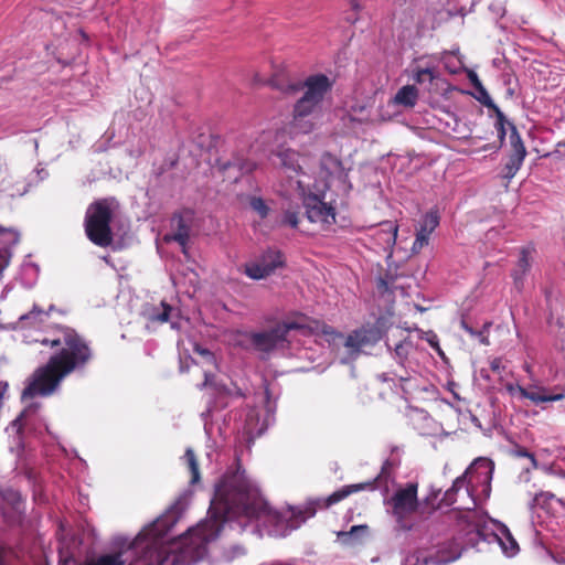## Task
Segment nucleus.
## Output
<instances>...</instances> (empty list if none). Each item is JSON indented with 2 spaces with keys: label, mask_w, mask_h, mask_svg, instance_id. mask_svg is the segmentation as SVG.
<instances>
[{
  "label": "nucleus",
  "mask_w": 565,
  "mask_h": 565,
  "mask_svg": "<svg viewBox=\"0 0 565 565\" xmlns=\"http://www.w3.org/2000/svg\"><path fill=\"white\" fill-rule=\"evenodd\" d=\"M508 440L513 445V449L511 454L515 457H525L531 462V468H537V461L534 454L530 452L525 446L522 444L527 443L531 439V436L527 429H523V434L518 437V440L507 436Z\"/></svg>",
  "instance_id": "nucleus-20"
},
{
  "label": "nucleus",
  "mask_w": 565,
  "mask_h": 565,
  "mask_svg": "<svg viewBox=\"0 0 565 565\" xmlns=\"http://www.w3.org/2000/svg\"><path fill=\"white\" fill-rule=\"evenodd\" d=\"M315 111L312 110H301L298 109V106H294L292 110V120L290 122V134L291 135H307L312 132L316 129V121L311 117Z\"/></svg>",
  "instance_id": "nucleus-17"
},
{
  "label": "nucleus",
  "mask_w": 565,
  "mask_h": 565,
  "mask_svg": "<svg viewBox=\"0 0 565 565\" xmlns=\"http://www.w3.org/2000/svg\"><path fill=\"white\" fill-rule=\"evenodd\" d=\"M254 332L234 330L228 332L227 342L231 345L238 347L242 349H253Z\"/></svg>",
  "instance_id": "nucleus-24"
},
{
  "label": "nucleus",
  "mask_w": 565,
  "mask_h": 565,
  "mask_svg": "<svg viewBox=\"0 0 565 565\" xmlns=\"http://www.w3.org/2000/svg\"><path fill=\"white\" fill-rule=\"evenodd\" d=\"M419 93L416 86L405 85L401 87L392 99V103L405 108H413L418 100Z\"/></svg>",
  "instance_id": "nucleus-21"
},
{
  "label": "nucleus",
  "mask_w": 565,
  "mask_h": 565,
  "mask_svg": "<svg viewBox=\"0 0 565 565\" xmlns=\"http://www.w3.org/2000/svg\"><path fill=\"white\" fill-rule=\"evenodd\" d=\"M11 252L0 249V278L2 277L3 270L9 266L11 260Z\"/></svg>",
  "instance_id": "nucleus-42"
},
{
  "label": "nucleus",
  "mask_w": 565,
  "mask_h": 565,
  "mask_svg": "<svg viewBox=\"0 0 565 565\" xmlns=\"http://www.w3.org/2000/svg\"><path fill=\"white\" fill-rule=\"evenodd\" d=\"M202 386L213 387L220 394H226L228 392L224 385H220L216 382H214L213 376L211 374V370H204V382Z\"/></svg>",
  "instance_id": "nucleus-35"
},
{
  "label": "nucleus",
  "mask_w": 565,
  "mask_h": 565,
  "mask_svg": "<svg viewBox=\"0 0 565 565\" xmlns=\"http://www.w3.org/2000/svg\"><path fill=\"white\" fill-rule=\"evenodd\" d=\"M263 137L264 139H269L270 138V132H263Z\"/></svg>",
  "instance_id": "nucleus-50"
},
{
  "label": "nucleus",
  "mask_w": 565,
  "mask_h": 565,
  "mask_svg": "<svg viewBox=\"0 0 565 565\" xmlns=\"http://www.w3.org/2000/svg\"><path fill=\"white\" fill-rule=\"evenodd\" d=\"M392 469L393 463L385 460L381 473L373 481L344 486L326 499L308 501L300 507H289L285 514L269 507L259 490L246 477L245 471L238 467L234 472H226L215 486L209 519L190 529L188 535L194 544H206L218 537L226 522L244 516L271 527L270 533L276 536H286L313 518L318 508L327 509L352 493L367 488L375 489V482L379 479H387Z\"/></svg>",
  "instance_id": "nucleus-1"
},
{
  "label": "nucleus",
  "mask_w": 565,
  "mask_h": 565,
  "mask_svg": "<svg viewBox=\"0 0 565 565\" xmlns=\"http://www.w3.org/2000/svg\"><path fill=\"white\" fill-rule=\"evenodd\" d=\"M429 343L431 347L436 348L438 353L439 354H443L441 350L439 349L438 344H437V341H436V335L433 334L431 338L428 339Z\"/></svg>",
  "instance_id": "nucleus-47"
},
{
  "label": "nucleus",
  "mask_w": 565,
  "mask_h": 565,
  "mask_svg": "<svg viewBox=\"0 0 565 565\" xmlns=\"http://www.w3.org/2000/svg\"><path fill=\"white\" fill-rule=\"evenodd\" d=\"M299 154L309 159L308 166L305 167V171L311 177V182H326L328 183V189L331 188L334 182H339L344 186L347 173L341 164V161L337 157L330 153L323 154L320 159L319 175L315 177L311 172L313 159L307 154Z\"/></svg>",
  "instance_id": "nucleus-8"
},
{
  "label": "nucleus",
  "mask_w": 565,
  "mask_h": 565,
  "mask_svg": "<svg viewBox=\"0 0 565 565\" xmlns=\"http://www.w3.org/2000/svg\"><path fill=\"white\" fill-rule=\"evenodd\" d=\"M184 459L189 470L191 471V483L198 482L200 480L199 463L195 454L191 448L185 450Z\"/></svg>",
  "instance_id": "nucleus-28"
},
{
  "label": "nucleus",
  "mask_w": 565,
  "mask_h": 565,
  "mask_svg": "<svg viewBox=\"0 0 565 565\" xmlns=\"http://www.w3.org/2000/svg\"><path fill=\"white\" fill-rule=\"evenodd\" d=\"M439 225V215L436 211L427 212L419 221L412 253L418 254L429 243V236Z\"/></svg>",
  "instance_id": "nucleus-16"
},
{
  "label": "nucleus",
  "mask_w": 565,
  "mask_h": 565,
  "mask_svg": "<svg viewBox=\"0 0 565 565\" xmlns=\"http://www.w3.org/2000/svg\"><path fill=\"white\" fill-rule=\"evenodd\" d=\"M509 139L512 151L504 166V177L511 179L516 174V172L521 168L523 160L526 156V149L514 126H511Z\"/></svg>",
  "instance_id": "nucleus-14"
},
{
  "label": "nucleus",
  "mask_w": 565,
  "mask_h": 565,
  "mask_svg": "<svg viewBox=\"0 0 565 565\" xmlns=\"http://www.w3.org/2000/svg\"><path fill=\"white\" fill-rule=\"evenodd\" d=\"M236 167L242 173H249L256 169V163L249 159L235 158L224 166V169Z\"/></svg>",
  "instance_id": "nucleus-32"
},
{
  "label": "nucleus",
  "mask_w": 565,
  "mask_h": 565,
  "mask_svg": "<svg viewBox=\"0 0 565 565\" xmlns=\"http://www.w3.org/2000/svg\"><path fill=\"white\" fill-rule=\"evenodd\" d=\"M397 232V225L391 221H386L380 224V228L374 234V239L379 246L384 250H390V255H392V249L396 243Z\"/></svg>",
  "instance_id": "nucleus-18"
},
{
  "label": "nucleus",
  "mask_w": 565,
  "mask_h": 565,
  "mask_svg": "<svg viewBox=\"0 0 565 565\" xmlns=\"http://www.w3.org/2000/svg\"><path fill=\"white\" fill-rule=\"evenodd\" d=\"M49 313L34 307L32 311L20 318L21 328H40L46 320Z\"/></svg>",
  "instance_id": "nucleus-25"
},
{
  "label": "nucleus",
  "mask_w": 565,
  "mask_h": 565,
  "mask_svg": "<svg viewBox=\"0 0 565 565\" xmlns=\"http://www.w3.org/2000/svg\"><path fill=\"white\" fill-rule=\"evenodd\" d=\"M275 156L279 160L280 172L286 178V193H296L302 199L308 221L320 230H327L334 224V207L322 201L328 183L311 182V177L305 171L309 159L291 148H280Z\"/></svg>",
  "instance_id": "nucleus-3"
},
{
  "label": "nucleus",
  "mask_w": 565,
  "mask_h": 565,
  "mask_svg": "<svg viewBox=\"0 0 565 565\" xmlns=\"http://www.w3.org/2000/svg\"><path fill=\"white\" fill-rule=\"evenodd\" d=\"M296 324H278L269 331L254 332L253 349L259 352H270L276 348L284 347L290 330Z\"/></svg>",
  "instance_id": "nucleus-11"
},
{
  "label": "nucleus",
  "mask_w": 565,
  "mask_h": 565,
  "mask_svg": "<svg viewBox=\"0 0 565 565\" xmlns=\"http://www.w3.org/2000/svg\"><path fill=\"white\" fill-rule=\"evenodd\" d=\"M446 436H448V433H446L444 429H440V434H438L439 439H443Z\"/></svg>",
  "instance_id": "nucleus-49"
},
{
  "label": "nucleus",
  "mask_w": 565,
  "mask_h": 565,
  "mask_svg": "<svg viewBox=\"0 0 565 565\" xmlns=\"http://www.w3.org/2000/svg\"><path fill=\"white\" fill-rule=\"evenodd\" d=\"M529 267H530V263H529L527 253L525 250H522L521 257L518 263V267L513 273L514 281L518 287L520 286L521 279L527 271Z\"/></svg>",
  "instance_id": "nucleus-31"
},
{
  "label": "nucleus",
  "mask_w": 565,
  "mask_h": 565,
  "mask_svg": "<svg viewBox=\"0 0 565 565\" xmlns=\"http://www.w3.org/2000/svg\"><path fill=\"white\" fill-rule=\"evenodd\" d=\"M504 134H505V132H504V127H503V125L501 124V125H500V129H499V136H500V138H501V139L503 138Z\"/></svg>",
  "instance_id": "nucleus-48"
},
{
  "label": "nucleus",
  "mask_w": 565,
  "mask_h": 565,
  "mask_svg": "<svg viewBox=\"0 0 565 565\" xmlns=\"http://www.w3.org/2000/svg\"><path fill=\"white\" fill-rule=\"evenodd\" d=\"M475 467H483L486 469V473H489V472H491V470L493 468V462L486 458L476 459L473 461V463L466 470V472L463 475H461L455 479L451 488H449L445 492L443 499L440 500V503L438 504V508L443 507V505H445V507L452 505L456 502V495L459 490L466 488L467 491H469L467 477L472 475V470L475 469ZM433 509L436 510L437 507H435Z\"/></svg>",
  "instance_id": "nucleus-12"
},
{
  "label": "nucleus",
  "mask_w": 565,
  "mask_h": 565,
  "mask_svg": "<svg viewBox=\"0 0 565 565\" xmlns=\"http://www.w3.org/2000/svg\"><path fill=\"white\" fill-rule=\"evenodd\" d=\"M9 548L7 546L1 545L0 546V565H7V555H8Z\"/></svg>",
  "instance_id": "nucleus-45"
},
{
  "label": "nucleus",
  "mask_w": 565,
  "mask_h": 565,
  "mask_svg": "<svg viewBox=\"0 0 565 565\" xmlns=\"http://www.w3.org/2000/svg\"><path fill=\"white\" fill-rule=\"evenodd\" d=\"M417 491L418 484L408 482L404 488L397 489L388 501L392 507V515L402 531H411L414 526L409 516L419 508Z\"/></svg>",
  "instance_id": "nucleus-6"
},
{
  "label": "nucleus",
  "mask_w": 565,
  "mask_h": 565,
  "mask_svg": "<svg viewBox=\"0 0 565 565\" xmlns=\"http://www.w3.org/2000/svg\"><path fill=\"white\" fill-rule=\"evenodd\" d=\"M42 344L52 348L61 347V351L52 355L46 365L39 367L29 379L22 393V401L35 396H49L55 392L61 381L75 369L84 365L90 359V350L85 341L70 328H63L52 340L41 339Z\"/></svg>",
  "instance_id": "nucleus-2"
},
{
  "label": "nucleus",
  "mask_w": 565,
  "mask_h": 565,
  "mask_svg": "<svg viewBox=\"0 0 565 565\" xmlns=\"http://www.w3.org/2000/svg\"><path fill=\"white\" fill-rule=\"evenodd\" d=\"M83 565H162L160 551L150 544L142 548V553L128 559L121 551L102 554L95 558L86 559Z\"/></svg>",
  "instance_id": "nucleus-7"
},
{
  "label": "nucleus",
  "mask_w": 565,
  "mask_h": 565,
  "mask_svg": "<svg viewBox=\"0 0 565 565\" xmlns=\"http://www.w3.org/2000/svg\"><path fill=\"white\" fill-rule=\"evenodd\" d=\"M534 504L548 513H556V505L565 509V501L557 498L554 493L542 491L534 497Z\"/></svg>",
  "instance_id": "nucleus-23"
},
{
  "label": "nucleus",
  "mask_w": 565,
  "mask_h": 565,
  "mask_svg": "<svg viewBox=\"0 0 565 565\" xmlns=\"http://www.w3.org/2000/svg\"><path fill=\"white\" fill-rule=\"evenodd\" d=\"M438 551H444L445 556H449L451 552H456L458 557L460 556L459 546L454 542H448L444 544Z\"/></svg>",
  "instance_id": "nucleus-43"
},
{
  "label": "nucleus",
  "mask_w": 565,
  "mask_h": 565,
  "mask_svg": "<svg viewBox=\"0 0 565 565\" xmlns=\"http://www.w3.org/2000/svg\"><path fill=\"white\" fill-rule=\"evenodd\" d=\"M322 337L331 344L337 345L344 338L341 333L335 332L331 327L323 326L322 327Z\"/></svg>",
  "instance_id": "nucleus-37"
},
{
  "label": "nucleus",
  "mask_w": 565,
  "mask_h": 565,
  "mask_svg": "<svg viewBox=\"0 0 565 565\" xmlns=\"http://www.w3.org/2000/svg\"><path fill=\"white\" fill-rule=\"evenodd\" d=\"M381 339V331L376 327L361 328L349 334L343 342L341 363H349L358 358L365 347L373 345Z\"/></svg>",
  "instance_id": "nucleus-9"
},
{
  "label": "nucleus",
  "mask_w": 565,
  "mask_h": 565,
  "mask_svg": "<svg viewBox=\"0 0 565 565\" xmlns=\"http://www.w3.org/2000/svg\"><path fill=\"white\" fill-rule=\"evenodd\" d=\"M502 367V361L500 359H494L492 362H491V369L492 371L494 372H499Z\"/></svg>",
  "instance_id": "nucleus-46"
},
{
  "label": "nucleus",
  "mask_w": 565,
  "mask_h": 565,
  "mask_svg": "<svg viewBox=\"0 0 565 565\" xmlns=\"http://www.w3.org/2000/svg\"><path fill=\"white\" fill-rule=\"evenodd\" d=\"M498 540L507 555L513 556L519 552L518 542L505 525L500 529Z\"/></svg>",
  "instance_id": "nucleus-26"
},
{
  "label": "nucleus",
  "mask_w": 565,
  "mask_h": 565,
  "mask_svg": "<svg viewBox=\"0 0 565 565\" xmlns=\"http://www.w3.org/2000/svg\"><path fill=\"white\" fill-rule=\"evenodd\" d=\"M462 327H463V329H465L468 333H470L471 335H476V337H478V339L480 340V342H481V343H483V344H488V340H487V338L483 335V333H482V332H475L470 327H468V326H467V324H465V323H462Z\"/></svg>",
  "instance_id": "nucleus-44"
},
{
  "label": "nucleus",
  "mask_w": 565,
  "mask_h": 565,
  "mask_svg": "<svg viewBox=\"0 0 565 565\" xmlns=\"http://www.w3.org/2000/svg\"><path fill=\"white\" fill-rule=\"evenodd\" d=\"M19 233L12 228L0 226V249L10 252V248L19 242Z\"/></svg>",
  "instance_id": "nucleus-27"
},
{
  "label": "nucleus",
  "mask_w": 565,
  "mask_h": 565,
  "mask_svg": "<svg viewBox=\"0 0 565 565\" xmlns=\"http://www.w3.org/2000/svg\"><path fill=\"white\" fill-rule=\"evenodd\" d=\"M35 411V405H26V407L13 420H11V424L17 425L21 424L23 420L31 419V414H33Z\"/></svg>",
  "instance_id": "nucleus-38"
},
{
  "label": "nucleus",
  "mask_w": 565,
  "mask_h": 565,
  "mask_svg": "<svg viewBox=\"0 0 565 565\" xmlns=\"http://www.w3.org/2000/svg\"><path fill=\"white\" fill-rule=\"evenodd\" d=\"M438 76V73L436 72L435 68H431V67H417L415 71H414V76L413 78L415 79L416 83L418 84H424V83H431L435 78H437Z\"/></svg>",
  "instance_id": "nucleus-29"
},
{
  "label": "nucleus",
  "mask_w": 565,
  "mask_h": 565,
  "mask_svg": "<svg viewBox=\"0 0 565 565\" xmlns=\"http://www.w3.org/2000/svg\"><path fill=\"white\" fill-rule=\"evenodd\" d=\"M367 525H353L348 532H339L338 537L343 544H351L353 539L367 532Z\"/></svg>",
  "instance_id": "nucleus-30"
},
{
  "label": "nucleus",
  "mask_w": 565,
  "mask_h": 565,
  "mask_svg": "<svg viewBox=\"0 0 565 565\" xmlns=\"http://www.w3.org/2000/svg\"><path fill=\"white\" fill-rule=\"evenodd\" d=\"M2 497V515L9 525L19 524L22 521L24 502L19 491L14 489H4Z\"/></svg>",
  "instance_id": "nucleus-13"
},
{
  "label": "nucleus",
  "mask_w": 565,
  "mask_h": 565,
  "mask_svg": "<svg viewBox=\"0 0 565 565\" xmlns=\"http://www.w3.org/2000/svg\"><path fill=\"white\" fill-rule=\"evenodd\" d=\"M299 221H300L299 214H298V212H296L294 210H286L282 213L281 224H284V225H288L292 228H297L299 225Z\"/></svg>",
  "instance_id": "nucleus-36"
},
{
  "label": "nucleus",
  "mask_w": 565,
  "mask_h": 565,
  "mask_svg": "<svg viewBox=\"0 0 565 565\" xmlns=\"http://www.w3.org/2000/svg\"><path fill=\"white\" fill-rule=\"evenodd\" d=\"M171 227L173 233L166 235L164 241H174L179 243V245L182 247V250L185 253V246L190 236L189 222L182 216H174L171 220Z\"/></svg>",
  "instance_id": "nucleus-19"
},
{
  "label": "nucleus",
  "mask_w": 565,
  "mask_h": 565,
  "mask_svg": "<svg viewBox=\"0 0 565 565\" xmlns=\"http://www.w3.org/2000/svg\"><path fill=\"white\" fill-rule=\"evenodd\" d=\"M458 559V554L451 552L449 556L444 555V551H437L435 554L426 555L420 548L408 552L403 558L401 565H447Z\"/></svg>",
  "instance_id": "nucleus-15"
},
{
  "label": "nucleus",
  "mask_w": 565,
  "mask_h": 565,
  "mask_svg": "<svg viewBox=\"0 0 565 565\" xmlns=\"http://www.w3.org/2000/svg\"><path fill=\"white\" fill-rule=\"evenodd\" d=\"M270 85L287 94L296 93L300 88L303 89V95L296 102L295 106H298L300 111H306L307 109L315 111L326 94L331 89L332 83L328 76L317 74L307 77L301 85L289 84L287 87H284L276 77L270 79Z\"/></svg>",
  "instance_id": "nucleus-5"
},
{
  "label": "nucleus",
  "mask_w": 565,
  "mask_h": 565,
  "mask_svg": "<svg viewBox=\"0 0 565 565\" xmlns=\"http://www.w3.org/2000/svg\"><path fill=\"white\" fill-rule=\"evenodd\" d=\"M116 209L117 203L113 199L99 200L88 206L85 231L94 244L105 247L111 243L109 222Z\"/></svg>",
  "instance_id": "nucleus-4"
},
{
  "label": "nucleus",
  "mask_w": 565,
  "mask_h": 565,
  "mask_svg": "<svg viewBox=\"0 0 565 565\" xmlns=\"http://www.w3.org/2000/svg\"><path fill=\"white\" fill-rule=\"evenodd\" d=\"M162 305V312L161 313H158V315H152L150 317V319L152 321H159V322H166L168 321V318H169V315H170V311H171V307L164 302L161 303Z\"/></svg>",
  "instance_id": "nucleus-40"
},
{
  "label": "nucleus",
  "mask_w": 565,
  "mask_h": 565,
  "mask_svg": "<svg viewBox=\"0 0 565 565\" xmlns=\"http://www.w3.org/2000/svg\"><path fill=\"white\" fill-rule=\"evenodd\" d=\"M524 388L525 387H522L519 384H512V383L505 384V390L510 393V395L512 397L520 398V399L523 398Z\"/></svg>",
  "instance_id": "nucleus-39"
},
{
  "label": "nucleus",
  "mask_w": 565,
  "mask_h": 565,
  "mask_svg": "<svg viewBox=\"0 0 565 565\" xmlns=\"http://www.w3.org/2000/svg\"><path fill=\"white\" fill-rule=\"evenodd\" d=\"M413 349V343L411 341H402L397 343L394 348V352L398 361L402 363L408 356L411 350Z\"/></svg>",
  "instance_id": "nucleus-34"
},
{
  "label": "nucleus",
  "mask_w": 565,
  "mask_h": 565,
  "mask_svg": "<svg viewBox=\"0 0 565 565\" xmlns=\"http://www.w3.org/2000/svg\"><path fill=\"white\" fill-rule=\"evenodd\" d=\"M195 352L203 359L205 363L216 366L215 358L209 350L195 347Z\"/></svg>",
  "instance_id": "nucleus-41"
},
{
  "label": "nucleus",
  "mask_w": 565,
  "mask_h": 565,
  "mask_svg": "<svg viewBox=\"0 0 565 565\" xmlns=\"http://www.w3.org/2000/svg\"><path fill=\"white\" fill-rule=\"evenodd\" d=\"M249 205L253 211L259 215V217L265 218L268 215L269 207L263 199L253 196L249 200Z\"/></svg>",
  "instance_id": "nucleus-33"
},
{
  "label": "nucleus",
  "mask_w": 565,
  "mask_h": 565,
  "mask_svg": "<svg viewBox=\"0 0 565 565\" xmlns=\"http://www.w3.org/2000/svg\"><path fill=\"white\" fill-rule=\"evenodd\" d=\"M284 266V257L279 250L268 249L259 257L244 265V274L254 280L265 279L279 267Z\"/></svg>",
  "instance_id": "nucleus-10"
},
{
  "label": "nucleus",
  "mask_w": 565,
  "mask_h": 565,
  "mask_svg": "<svg viewBox=\"0 0 565 565\" xmlns=\"http://www.w3.org/2000/svg\"><path fill=\"white\" fill-rule=\"evenodd\" d=\"M564 397L563 394L552 395L547 392V390L540 385H531L524 388L523 398H527L535 404L543 402H553L559 401Z\"/></svg>",
  "instance_id": "nucleus-22"
}]
</instances>
